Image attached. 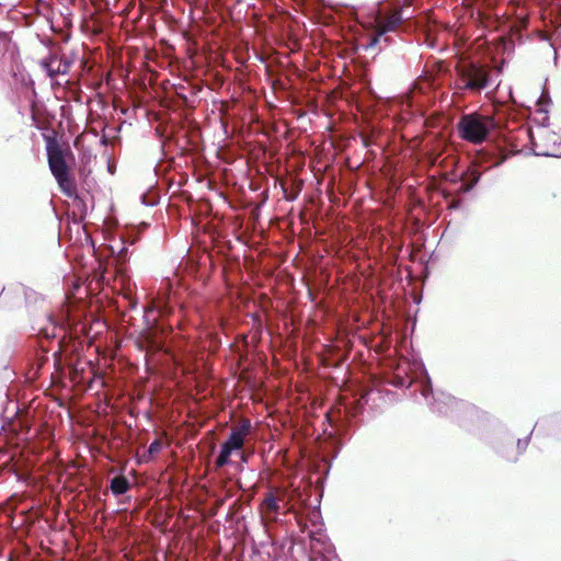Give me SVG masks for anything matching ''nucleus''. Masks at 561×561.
Returning <instances> with one entry per match:
<instances>
[{
  "label": "nucleus",
  "instance_id": "39448f33",
  "mask_svg": "<svg viewBox=\"0 0 561 561\" xmlns=\"http://www.w3.org/2000/svg\"><path fill=\"white\" fill-rule=\"evenodd\" d=\"M287 502L284 494L278 495L276 492H267L260 504L262 516L270 520H276L277 516L287 511Z\"/></svg>",
  "mask_w": 561,
  "mask_h": 561
},
{
  "label": "nucleus",
  "instance_id": "f03ea898",
  "mask_svg": "<svg viewBox=\"0 0 561 561\" xmlns=\"http://www.w3.org/2000/svg\"><path fill=\"white\" fill-rule=\"evenodd\" d=\"M460 137L471 144L480 145L495 127L494 119L479 113L465 114L458 122Z\"/></svg>",
  "mask_w": 561,
  "mask_h": 561
},
{
  "label": "nucleus",
  "instance_id": "6e6552de",
  "mask_svg": "<svg viewBox=\"0 0 561 561\" xmlns=\"http://www.w3.org/2000/svg\"><path fill=\"white\" fill-rule=\"evenodd\" d=\"M456 399L450 397L449 394L440 393L437 398H434V402L432 403L433 411H436L442 414H447L448 409L456 404Z\"/></svg>",
  "mask_w": 561,
  "mask_h": 561
},
{
  "label": "nucleus",
  "instance_id": "1a4fd4ad",
  "mask_svg": "<svg viewBox=\"0 0 561 561\" xmlns=\"http://www.w3.org/2000/svg\"><path fill=\"white\" fill-rule=\"evenodd\" d=\"M111 491L114 495H122L129 489V482L124 476H116L111 480Z\"/></svg>",
  "mask_w": 561,
  "mask_h": 561
},
{
  "label": "nucleus",
  "instance_id": "4468645a",
  "mask_svg": "<svg viewBox=\"0 0 561 561\" xmlns=\"http://www.w3.org/2000/svg\"><path fill=\"white\" fill-rule=\"evenodd\" d=\"M311 561H330L328 557L312 558Z\"/></svg>",
  "mask_w": 561,
  "mask_h": 561
},
{
  "label": "nucleus",
  "instance_id": "423d86ee",
  "mask_svg": "<svg viewBox=\"0 0 561 561\" xmlns=\"http://www.w3.org/2000/svg\"><path fill=\"white\" fill-rule=\"evenodd\" d=\"M404 14L403 10L399 9L393 11L390 15L386 18L378 16L376 19V32L374 37L371 38L370 43L368 44V47L376 46L380 38L387 33L394 31L403 21Z\"/></svg>",
  "mask_w": 561,
  "mask_h": 561
},
{
  "label": "nucleus",
  "instance_id": "20e7f679",
  "mask_svg": "<svg viewBox=\"0 0 561 561\" xmlns=\"http://www.w3.org/2000/svg\"><path fill=\"white\" fill-rule=\"evenodd\" d=\"M252 432L251 421L243 419L231 428L228 439L221 445L218 457L215 460V467L221 468L230 462V456L234 450H240L247 437Z\"/></svg>",
  "mask_w": 561,
  "mask_h": 561
},
{
  "label": "nucleus",
  "instance_id": "9d476101",
  "mask_svg": "<svg viewBox=\"0 0 561 561\" xmlns=\"http://www.w3.org/2000/svg\"><path fill=\"white\" fill-rule=\"evenodd\" d=\"M423 374H424V381L422 382L421 393L424 398H427L432 393L431 380H430V377L424 368H423Z\"/></svg>",
  "mask_w": 561,
  "mask_h": 561
},
{
  "label": "nucleus",
  "instance_id": "2eb2a0df",
  "mask_svg": "<svg viewBox=\"0 0 561 561\" xmlns=\"http://www.w3.org/2000/svg\"><path fill=\"white\" fill-rule=\"evenodd\" d=\"M241 461L243 462H247L248 461V458L244 454H241Z\"/></svg>",
  "mask_w": 561,
  "mask_h": 561
},
{
  "label": "nucleus",
  "instance_id": "f8f14e48",
  "mask_svg": "<svg viewBox=\"0 0 561 561\" xmlns=\"http://www.w3.org/2000/svg\"><path fill=\"white\" fill-rule=\"evenodd\" d=\"M528 442H529V438H526L524 440L522 439H518L517 442V448L520 449L522 451L525 450V448L527 447L528 445Z\"/></svg>",
  "mask_w": 561,
  "mask_h": 561
},
{
  "label": "nucleus",
  "instance_id": "9b49d317",
  "mask_svg": "<svg viewBox=\"0 0 561 561\" xmlns=\"http://www.w3.org/2000/svg\"><path fill=\"white\" fill-rule=\"evenodd\" d=\"M162 449V442L160 439H156L153 440L149 447H148V453L150 455H156V454H159Z\"/></svg>",
  "mask_w": 561,
  "mask_h": 561
},
{
  "label": "nucleus",
  "instance_id": "7ed1b4c3",
  "mask_svg": "<svg viewBox=\"0 0 561 561\" xmlns=\"http://www.w3.org/2000/svg\"><path fill=\"white\" fill-rule=\"evenodd\" d=\"M47 157L49 169L55 176L60 190L67 196H71L75 191V185L70 178L69 168L65 160L61 148L55 142H49L47 145Z\"/></svg>",
  "mask_w": 561,
  "mask_h": 561
},
{
  "label": "nucleus",
  "instance_id": "0eeeda50",
  "mask_svg": "<svg viewBox=\"0 0 561 561\" xmlns=\"http://www.w3.org/2000/svg\"><path fill=\"white\" fill-rule=\"evenodd\" d=\"M72 61L66 57L50 56L47 59L41 61L42 68L46 71L49 78H54L57 75H66L70 70Z\"/></svg>",
  "mask_w": 561,
  "mask_h": 561
},
{
  "label": "nucleus",
  "instance_id": "f257e3e1",
  "mask_svg": "<svg viewBox=\"0 0 561 561\" xmlns=\"http://www.w3.org/2000/svg\"><path fill=\"white\" fill-rule=\"evenodd\" d=\"M490 84V71L486 66L461 61L456 66L455 89L460 92L480 93Z\"/></svg>",
  "mask_w": 561,
  "mask_h": 561
},
{
  "label": "nucleus",
  "instance_id": "ddd939ff",
  "mask_svg": "<svg viewBox=\"0 0 561 561\" xmlns=\"http://www.w3.org/2000/svg\"><path fill=\"white\" fill-rule=\"evenodd\" d=\"M478 180H479V176H477L471 183L467 184L463 187V191L469 192L477 184Z\"/></svg>",
  "mask_w": 561,
  "mask_h": 561
}]
</instances>
